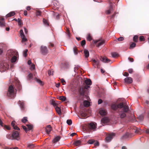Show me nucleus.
<instances>
[{
    "instance_id": "obj_32",
    "label": "nucleus",
    "mask_w": 149,
    "mask_h": 149,
    "mask_svg": "<svg viewBox=\"0 0 149 149\" xmlns=\"http://www.w3.org/2000/svg\"><path fill=\"white\" fill-rule=\"evenodd\" d=\"M43 21L44 24L47 26H48L49 25V23L48 21L45 19L44 18L43 19Z\"/></svg>"
},
{
    "instance_id": "obj_8",
    "label": "nucleus",
    "mask_w": 149,
    "mask_h": 149,
    "mask_svg": "<svg viewBox=\"0 0 149 149\" xmlns=\"http://www.w3.org/2000/svg\"><path fill=\"white\" fill-rule=\"evenodd\" d=\"M41 53L43 55H45L48 53V50L46 47L42 46L40 47Z\"/></svg>"
},
{
    "instance_id": "obj_31",
    "label": "nucleus",
    "mask_w": 149,
    "mask_h": 149,
    "mask_svg": "<svg viewBox=\"0 0 149 149\" xmlns=\"http://www.w3.org/2000/svg\"><path fill=\"white\" fill-rule=\"evenodd\" d=\"M112 56L113 58H115L119 56L118 54L116 52H114L111 53Z\"/></svg>"
},
{
    "instance_id": "obj_18",
    "label": "nucleus",
    "mask_w": 149,
    "mask_h": 149,
    "mask_svg": "<svg viewBox=\"0 0 149 149\" xmlns=\"http://www.w3.org/2000/svg\"><path fill=\"white\" fill-rule=\"evenodd\" d=\"M18 103L20 104V106L21 109L22 110H24V102L23 101L19 100L18 102Z\"/></svg>"
},
{
    "instance_id": "obj_14",
    "label": "nucleus",
    "mask_w": 149,
    "mask_h": 149,
    "mask_svg": "<svg viewBox=\"0 0 149 149\" xmlns=\"http://www.w3.org/2000/svg\"><path fill=\"white\" fill-rule=\"evenodd\" d=\"M124 81L125 83L130 84L133 81L132 78L130 77H127L125 79Z\"/></svg>"
},
{
    "instance_id": "obj_62",
    "label": "nucleus",
    "mask_w": 149,
    "mask_h": 149,
    "mask_svg": "<svg viewBox=\"0 0 149 149\" xmlns=\"http://www.w3.org/2000/svg\"><path fill=\"white\" fill-rule=\"evenodd\" d=\"M3 122H2V121L1 120V119L0 118V125L2 127H3Z\"/></svg>"
},
{
    "instance_id": "obj_61",
    "label": "nucleus",
    "mask_w": 149,
    "mask_h": 149,
    "mask_svg": "<svg viewBox=\"0 0 149 149\" xmlns=\"http://www.w3.org/2000/svg\"><path fill=\"white\" fill-rule=\"evenodd\" d=\"M133 71V70L132 69H130L128 70V72L130 73H132Z\"/></svg>"
},
{
    "instance_id": "obj_55",
    "label": "nucleus",
    "mask_w": 149,
    "mask_h": 149,
    "mask_svg": "<svg viewBox=\"0 0 149 149\" xmlns=\"http://www.w3.org/2000/svg\"><path fill=\"white\" fill-rule=\"evenodd\" d=\"M13 127V128L15 130H20V129L17 125H15V126H14V127Z\"/></svg>"
},
{
    "instance_id": "obj_60",
    "label": "nucleus",
    "mask_w": 149,
    "mask_h": 149,
    "mask_svg": "<svg viewBox=\"0 0 149 149\" xmlns=\"http://www.w3.org/2000/svg\"><path fill=\"white\" fill-rule=\"evenodd\" d=\"M17 83H18V85H17V87H18V89H20V88H21V85H20V84L19 82L18 81L17 82Z\"/></svg>"
},
{
    "instance_id": "obj_16",
    "label": "nucleus",
    "mask_w": 149,
    "mask_h": 149,
    "mask_svg": "<svg viewBox=\"0 0 149 149\" xmlns=\"http://www.w3.org/2000/svg\"><path fill=\"white\" fill-rule=\"evenodd\" d=\"M101 121L102 123L105 124L109 122V120L107 118L104 117L101 119Z\"/></svg>"
},
{
    "instance_id": "obj_21",
    "label": "nucleus",
    "mask_w": 149,
    "mask_h": 149,
    "mask_svg": "<svg viewBox=\"0 0 149 149\" xmlns=\"http://www.w3.org/2000/svg\"><path fill=\"white\" fill-rule=\"evenodd\" d=\"M100 114L102 116H104L107 114V112L105 110L101 109L99 111Z\"/></svg>"
},
{
    "instance_id": "obj_47",
    "label": "nucleus",
    "mask_w": 149,
    "mask_h": 149,
    "mask_svg": "<svg viewBox=\"0 0 149 149\" xmlns=\"http://www.w3.org/2000/svg\"><path fill=\"white\" fill-rule=\"evenodd\" d=\"M33 78V74L31 73H30L28 76V78L29 79H32Z\"/></svg>"
},
{
    "instance_id": "obj_24",
    "label": "nucleus",
    "mask_w": 149,
    "mask_h": 149,
    "mask_svg": "<svg viewBox=\"0 0 149 149\" xmlns=\"http://www.w3.org/2000/svg\"><path fill=\"white\" fill-rule=\"evenodd\" d=\"M55 109L56 112L59 115H61V109L58 107H55Z\"/></svg>"
},
{
    "instance_id": "obj_48",
    "label": "nucleus",
    "mask_w": 149,
    "mask_h": 149,
    "mask_svg": "<svg viewBox=\"0 0 149 149\" xmlns=\"http://www.w3.org/2000/svg\"><path fill=\"white\" fill-rule=\"evenodd\" d=\"M139 40L141 41H143L145 40V38L143 36H141L139 38Z\"/></svg>"
},
{
    "instance_id": "obj_49",
    "label": "nucleus",
    "mask_w": 149,
    "mask_h": 149,
    "mask_svg": "<svg viewBox=\"0 0 149 149\" xmlns=\"http://www.w3.org/2000/svg\"><path fill=\"white\" fill-rule=\"evenodd\" d=\"M94 142V141L93 140H90L88 141V143L89 144H92Z\"/></svg>"
},
{
    "instance_id": "obj_63",
    "label": "nucleus",
    "mask_w": 149,
    "mask_h": 149,
    "mask_svg": "<svg viewBox=\"0 0 149 149\" xmlns=\"http://www.w3.org/2000/svg\"><path fill=\"white\" fill-rule=\"evenodd\" d=\"M95 146H98L99 145V143L98 142H97L94 144Z\"/></svg>"
},
{
    "instance_id": "obj_64",
    "label": "nucleus",
    "mask_w": 149,
    "mask_h": 149,
    "mask_svg": "<svg viewBox=\"0 0 149 149\" xmlns=\"http://www.w3.org/2000/svg\"><path fill=\"white\" fill-rule=\"evenodd\" d=\"M76 134H77L76 133H72L70 135V136H73L74 135H75Z\"/></svg>"
},
{
    "instance_id": "obj_57",
    "label": "nucleus",
    "mask_w": 149,
    "mask_h": 149,
    "mask_svg": "<svg viewBox=\"0 0 149 149\" xmlns=\"http://www.w3.org/2000/svg\"><path fill=\"white\" fill-rule=\"evenodd\" d=\"M15 121H13L11 123V125L13 127L15 126Z\"/></svg>"
},
{
    "instance_id": "obj_53",
    "label": "nucleus",
    "mask_w": 149,
    "mask_h": 149,
    "mask_svg": "<svg viewBox=\"0 0 149 149\" xmlns=\"http://www.w3.org/2000/svg\"><path fill=\"white\" fill-rule=\"evenodd\" d=\"M28 147L30 148H33L34 147V146L33 144H29L28 145Z\"/></svg>"
},
{
    "instance_id": "obj_30",
    "label": "nucleus",
    "mask_w": 149,
    "mask_h": 149,
    "mask_svg": "<svg viewBox=\"0 0 149 149\" xmlns=\"http://www.w3.org/2000/svg\"><path fill=\"white\" fill-rule=\"evenodd\" d=\"M73 52L75 55H77L78 53V50L77 47H75L73 48Z\"/></svg>"
},
{
    "instance_id": "obj_26",
    "label": "nucleus",
    "mask_w": 149,
    "mask_h": 149,
    "mask_svg": "<svg viewBox=\"0 0 149 149\" xmlns=\"http://www.w3.org/2000/svg\"><path fill=\"white\" fill-rule=\"evenodd\" d=\"M35 80L38 83H39L40 85H43L44 84L42 81H41L40 79H38L37 78H36L35 79Z\"/></svg>"
},
{
    "instance_id": "obj_2",
    "label": "nucleus",
    "mask_w": 149,
    "mask_h": 149,
    "mask_svg": "<svg viewBox=\"0 0 149 149\" xmlns=\"http://www.w3.org/2000/svg\"><path fill=\"white\" fill-rule=\"evenodd\" d=\"M92 83L90 79H87L85 80L83 85L80 86L78 89V93L80 96H84L85 92L90 88V86L92 84Z\"/></svg>"
},
{
    "instance_id": "obj_54",
    "label": "nucleus",
    "mask_w": 149,
    "mask_h": 149,
    "mask_svg": "<svg viewBox=\"0 0 149 149\" xmlns=\"http://www.w3.org/2000/svg\"><path fill=\"white\" fill-rule=\"evenodd\" d=\"M22 127L24 129V130L26 132H27L28 130H27V128L25 126H22Z\"/></svg>"
},
{
    "instance_id": "obj_36",
    "label": "nucleus",
    "mask_w": 149,
    "mask_h": 149,
    "mask_svg": "<svg viewBox=\"0 0 149 149\" xmlns=\"http://www.w3.org/2000/svg\"><path fill=\"white\" fill-rule=\"evenodd\" d=\"M51 104L53 105L54 107H58L57 106L58 104L56 102H55V101L52 100V101Z\"/></svg>"
},
{
    "instance_id": "obj_58",
    "label": "nucleus",
    "mask_w": 149,
    "mask_h": 149,
    "mask_svg": "<svg viewBox=\"0 0 149 149\" xmlns=\"http://www.w3.org/2000/svg\"><path fill=\"white\" fill-rule=\"evenodd\" d=\"M102 102V100L101 99H100L98 100V104H101Z\"/></svg>"
},
{
    "instance_id": "obj_34",
    "label": "nucleus",
    "mask_w": 149,
    "mask_h": 149,
    "mask_svg": "<svg viewBox=\"0 0 149 149\" xmlns=\"http://www.w3.org/2000/svg\"><path fill=\"white\" fill-rule=\"evenodd\" d=\"M138 36L135 35L134 36L133 38V40L135 42H137L138 41Z\"/></svg>"
},
{
    "instance_id": "obj_56",
    "label": "nucleus",
    "mask_w": 149,
    "mask_h": 149,
    "mask_svg": "<svg viewBox=\"0 0 149 149\" xmlns=\"http://www.w3.org/2000/svg\"><path fill=\"white\" fill-rule=\"evenodd\" d=\"M123 75L124 76H125L127 77L129 75V74L127 72H125L124 73Z\"/></svg>"
},
{
    "instance_id": "obj_44",
    "label": "nucleus",
    "mask_w": 149,
    "mask_h": 149,
    "mask_svg": "<svg viewBox=\"0 0 149 149\" xmlns=\"http://www.w3.org/2000/svg\"><path fill=\"white\" fill-rule=\"evenodd\" d=\"M41 12L40 10H37L36 11V15L37 16H40Z\"/></svg>"
},
{
    "instance_id": "obj_42",
    "label": "nucleus",
    "mask_w": 149,
    "mask_h": 149,
    "mask_svg": "<svg viewBox=\"0 0 149 149\" xmlns=\"http://www.w3.org/2000/svg\"><path fill=\"white\" fill-rule=\"evenodd\" d=\"M67 123L68 125H71L72 123V120L71 119L68 120H67Z\"/></svg>"
},
{
    "instance_id": "obj_59",
    "label": "nucleus",
    "mask_w": 149,
    "mask_h": 149,
    "mask_svg": "<svg viewBox=\"0 0 149 149\" xmlns=\"http://www.w3.org/2000/svg\"><path fill=\"white\" fill-rule=\"evenodd\" d=\"M128 59L129 60V61L131 62H133L134 61V59L132 58L129 57Z\"/></svg>"
},
{
    "instance_id": "obj_4",
    "label": "nucleus",
    "mask_w": 149,
    "mask_h": 149,
    "mask_svg": "<svg viewBox=\"0 0 149 149\" xmlns=\"http://www.w3.org/2000/svg\"><path fill=\"white\" fill-rule=\"evenodd\" d=\"M9 68V64L6 61H3L0 63V70L4 72L8 70Z\"/></svg>"
},
{
    "instance_id": "obj_37",
    "label": "nucleus",
    "mask_w": 149,
    "mask_h": 149,
    "mask_svg": "<svg viewBox=\"0 0 149 149\" xmlns=\"http://www.w3.org/2000/svg\"><path fill=\"white\" fill-rule=\"evenodd\" d=\"M129 135V134L128 133H126L122 137V139H125L128 138Z\"/></svg>"
},
{
    "instance_id": "obj_43",
    "label": "nucleus",
    "mask_w": 149,
    "mask_h": 149,
    "mask_svg": "<svg viewBox=\"0 0 149 149\" xmlns=\"http://www.w3.org/2000/svg\"><path fill=\"white\" fill-rule=\"evenodd\" d=\"M27 118L26 117H24L22 119V121L23 123H25L27 121Z\"/></svg>"
},
{
    "instance_id": "obj_20",
    "label": "nucleus",
    "mask_w": 149,
    "mask_h": 149,
    "mask_svg": "<svg viewBox=\"0 0 149 149\" xmlns=\"http://www.w3.org/2000/svg\"><path fill=\"white\" fill-rule=\"evenodd\" d=\"M113 10V8L111 5H110V8L109 10L106 11V13L107 14H110L111 12H112Z\"/></svg>"
},
{
    "instance_id": "obj_38",
    "label": "nucleus",
    "mask_w": 149,
    "mask_h": 149,
    "mask_svg": "<svg viewBox=\"0 0 149 149\" xmlns=\"http://www.w3.org/2000/svg\"><path fill=\"white\" fill-rule=\"evenodd\" d=\"M28 52V50L27 49H25L23 52V56L24 57H26L27 55V53Z\"/></svg>"
},
{
    "instance_id": "obj_52",
    "label": "nucleus",
    "mask_w": 149,
    "mask_h": 149,
    "mask_svg": "<svg viewBox=\"0 0 149 149\" xmlns=\"http://www.w3.org/2000/svg\"><path fill=\"white\" fill-rule=\"evenodd\" d=\"M61 81L63 85L65 84V81L63 79H61Z\"/></svg>"
},
{
    "instance_id": "obj_33",
    "label": "nucleus",
    "mask_w": 149,
    "mask_h": 149,
    "mask_svg": "<svg viewBox=\"0 0 149 149\" xmlns=\"http://www.w3.org/2000/svg\"><path fill=\"white\" fill-rule=\"evenodd\" d=\"M6 24L4 21H0V26L1 27H4L6 26Z\"/></svg>"
},
{
    "instance_id": "obj_11",
    "label": "nucleus",
    "mask_w": 149,
    "mask_h": 149,
    "mask_svg": "<svg viewBox=\"0 0 149 149\" xmlns=\"http://www.w3.org/2000/svg\"><path fill=\"white\" fill-rule=\"evenodd\" d=\"M20 35L22 39V42H26L27 40V39L25 38L24 34L23 31L22 29L19 32Z\"/></svg>"
},
{
    "instance_id": "obj_28",
    "label": "nucleus",
    "mask_w": 149,
    "mask_h": 149,
    "mask_svg": "<svg viewBox=\"0 0 149 149\" xmlns=\"http://www.w3.org/2000/svg\"><path fill=\"white\" fill-rule=\"evenodd\" d=\"M81 143V141L80 140H77L75 141L74 143V144L75 146H78Z\"/></svg>"
},
{
    "instance_id": "obj_39",
    "label": "nucleus",
    "mask_w": 149,
    "mask_h": 149,
    "mask_svg": "<svg viewBox=\"0 0 149 149\" xmlns=\"http://www.w3.org/2000/svg\"><path fill=\"white\" fill-rule=\"evenodd\" d=\"M54 71L52 70H49L48 71V74L49 76L53 75Z\"/></svg>"
},
{
    "instance_id": "obj_23",
    "label": "nucleus",
    "mask_w": 149,
    "mask_h": 149,
    "mask_svg": "<svg viewBox=\"0 0 149 149\" xmlns=\"http://www.w3.org/2000/svg\"><path fill=\"white\" fill-rule=\"evenodd\" d=\"M84 56L86 58H87L89 56V52L86 49L84 50Z\"/></svg>"
},
{
    "instance_id": "obj_41",
    "label": "nucleus",
    "mask_w": 149,
    "mask_h": 149,
    "mask_svg": "<svg viewBox=\"0 0 149 149\" xmlns=\"http://www.w3.org/2000/svg\"><path fill=\"white\" fill-rule=\"evenodd\" d=\"M26 125L28 128V130H31L33 128V126L31 125L27 124Z\"/></svg>"
},
{
    "instance_id": "obj_9",
    "label": "nucleus",
    "mask_w": 149,
    "mask_h": 149,
    "mask_svg": "<svg viewBox=\"0 0 149 149\" xmlns=\"http://www.w3.org/2000/svg\"><path fill=\"white\" fill-rule=\"evenodd\" d=\"M12 136L13 139L18 140L19 137V134L18 132L14 131L13 132Z\"/></svg>"
},
{
    "instance_id": "obj_29",
    "label": "nucleus",
    "mask_w": 149,
    "mask_h": 149,
    "mask_svg": "<svg viewBox=\"0 0 149 149\" xmlns=\"http://www.w3.org/2000/svg\"><path fill=\"white\" fill-rule=\"evenodd\" d=\"M58 98L62 101H64L66 100V97L64 96H59Z\"/></svg>"
},
{
    "instance_id": "obj_19",
    "label": "nucleus",
    "mask_w": 149,
    "mask_h": 149,
    "mask_svg": "<svg viewBox=\"0 0 149 149\" xmlns=\"http://www.w3.org/2000/svg\"><path fill=\"white\" fill-rule=\"evenodd\" d=\"M17 55H18V54L17 55H14L11 58H10L12 62H15L16 61L17 59L16 56Z\"/></svg>"
},
{
    "instance_id": "obj_27",
    "label": "nucleus",
    "mask_w": 149,
    "mask_h": 149,
    "mask_svg": "<svg viewBox=\"0 0 149 149\" xmlns=\"http://www.w3.org/2000/svg\"><path fill=\"white\" fill-rule=\"evenodd\" d=\"M84 104L85 107H88L90 105V103L88 101L85 100L84 102Z\"/></svg>"
},
{
    "instance_id": "obj_40",
    "label": "nucleus",
    "mask_w": 149,
    "mask_h": 149,
    "mask_svg": "<svg viewBox=\"0 0 149 149\" xmlns=\"http://www.w3.org/2000/svg\"><path fill=\"white\" fill-rule=\"evenodd\" d=\"M136 46V44L134 42H132V43L130 45V48H133L135 47Z\"/></svg>"
},
{
    "instance_id": "obj_1",
    "label": "nucleus",
    "mask_w": 149,
    "mask_h": 149,
    "mask_svg": "<svg viewBox=\"0 0 149 149\" xmlns=\"http://www.w3.org/2000/svg\"><path fill=\"white\" fill-rule=\"evenodd\" d=\"M111 109L116 111L118 109H121L119 110V116L120 118H123L126 116V113H128L129 110L128 106L127 105H125L122 102L117 104L116 103H114L111 105Z\"/></svg>"
},
{
    "instance_id": "obj_6",
    "label": "nucleus",
    "mask_w": 149,
    "mask_h": 149,
    "mask_svg": "<svg viewBox=\"0 0 149 149\" xmlns=\"http://www.w3.org/2000/svg\"><path fill=\"white\" fill-rule=\"evenodd\" d=\"M17 54H18V52L16 51L12 50H9L7 51L6 54V57L8 59H10L14 55H17Z\"/></svg>"
},
{
    "instance_id": "obj_7",
    "label": "nucleus",
    "mask_w": 149,
    "mask_h": 149,
    "mask_svg": "<svg viewBox=\"0 0 149 149\" xmlns=\"http://www.w3.org/2000/svg\"><path fill=\"white\" fill-rule=\"evenodd\" d=\"M115 134L113 133H112L107 134L105 138L106 141L107 142H109L115 136Z\"/></svg>"
},
{
    "instance_id": "obj_45",
    "label": "nucleus",
    "mask_w": 149,
    "mask_h": 149,
    "mask_svg": "<svg viewBox=\"0 0 149 149\" xmlns=\"http://www.w3.org/2000/svg\"><path fill=\"white\" fill-rule=\"evenodd\" d=\"M87 39L89 41H91L92 40V38L90 34H88V37L87 38Z\"/></svg>"
},
{
    "instance_id": "obj_13",
    "label": "nucleus",
    "mask_w": 149,
    "mask_h": 149,
    "mask_svg": "<svg viewBox=\"0 0 149 149\" xmlns=\"http://www.w3.org/2000/svg\"><path fill=\"white\" fill-rule=\"evenodd\" d=\"M95 44L98 43L97 46L99 47L102 45L104 43V41L100 40H95L94 41Z\"/></svg>"
},
{
    "instance_id": "obj_5",
    "label": "nucleus",
    "mask_w": 149,
    "mask_h": 149,
    "mask_svg": "<svg viewBox=\"0 0 149 149\" xmlns=\"http://www.w3.org/2000/svg\"><path fill=\"white\" fill-rule=\"evenodd\" d=\"M96 123L91 122L89 123L86 127V129L89 132L96 130Z\"/></svg>"
},
{
    "instance_id": "obj_46",
    "label": "nucleus",
    "mask_w": 149,
    "mask_h": 149,
    "mask_svg": "<svg viewBox=\"0 0 149 149\" xmlns=\"http://www.w3.org/2000/svg\"><path fill=\"white\" fill-rule=\"evenodd\" d=\"M86 41L85 40H83L81 42V45L82 47L84 46L86 44Z\"/></svg>"
},
{
    "instance_id": "obj_12",
    "label": "nucleus",
    "mask_w": 149,
    "mask_h": 149,
    "mask_svg": "<svg viewBox=\"0 0 149 149\" xmlns=\"http://www.w3.org/2000/svg\"><path fill=\"white\" fill-rule=\"evenodd\" d=\"M92 61L93 63V65L95 67H97L98 65H100V61L98 60L93 59Z\"/></svg>"
},
{
    "instance_id": "obj_50",
    "label": "nucleus",
    "mask_w": 149,
    "mask_h": 149,
    "mask_svg": "<svg viewBox=\"0 0 149 149\" xmlns=\"http://www.w3.org/2000/svg\"><path fill=\"white\" fill-rule=\"evenodd\" d=\"M118 40L119 41H123L124 40V38L123 37H121L118 38Z\"/></svg>"
},
{
    "instance_id": "obj_35",
    "label": "nucleus",
    "mask_w": 149,
    "mask_h": 149,
    "mask_svg": "<svg viewBox=\"0 0 149 149\" xmlns=\"http://www.w3.org/2000/svg\"><path fill=\"white\" fill-rule=\"evenodd\" d=\"M3 128L4 129H6L7 130H10V127L8 125H3Z\"/></svg>"
},
{
    "instance_id": "obj_10",
    "label": "nucleus",
    "mask_w": 149,
    "mask_h": 149,
    "mask_svg": "<svg viewBox=\"0 0 149 149\" xmlns=\"http://www.w3.org/2000/svg\"><path fill=\"white\" fill-rule=\"evenodd\" d=\"M100 60L104 63H109L111 61L108 58L105 56H100Z\"/></svg>"
},
{
    "instance_id": "obj_17",
    "label": "nucleus",
    "mask_w": 149,
    "mask_h": 149,
    "mask_svg": "<svg viewBox=\"0 0 149 149\" xmlns=\"http://www.w3.org/2000/svg\"><path fill=\"white\" fill-rule=\"evenodd\" d=\"M15 13L14 11H12L10 12L6 15V18L12 17L15 15Z\"/></svg>"
},
{
    "instance_id": "obj_25",
    "label": "nucleus",
    "mask_w": 149,
    "mask_h": 149,
    "mask_svg": "<svg viewBox=\"0 0 149 149\" xmlns=\"http://www.w3.org/2000/svg\"><path fill=\"white\" fill-rule=\"evenodd\" d=\"M60 137L59 136H56L53 140V143H55L58 141L60 140Z\"/></svg>"
},
{
    "instance_id": "obj_51",
    "label": "nucleus",
    "mask_w": 149,
    "mask_h": 149,
    "mask_svg": "<svg viewBox=\"0 0 149 149\" xmlns=\"http://www.w3.org/2000/svg\"><path fill=\"white\" fill-rule=\"evenodd\" d=\"M35 69V65L34 64H32L30 68V69L31 70H34Z\"/></svg>"
},
{
    "instance_id": "obj_15",
    "label": "nucleus",
    "mask_w": 149,
    "mask_h": 149,
    "mask_svg": "<svg viewBox=\"0 0 149 149\" xmlns=\"http://www.w3.org/2000/svg\"><path fill=\"white\" fill-rule=\"evenodd\" d=\"M52 127L50 125H48L47 126L46 128V131L47 133L48 134L50 133L52 130Z\"/></svg>"
},
{
    "instance_id": "obj_3",
    "label": "nucleus",
    "mask_w": 149,
    "mask_h": 149,
    "mask_svg": "<svg viewBox=\"0 0 149 149\" xmlns=\"http://www.w3.org/2000/svg\"><path fill=\"white\" fill-rule=\"evenodd\" d=\"M16 93V90L15 89H14L13 86L10 85L6 93L7 97L10 99H12L15 97Z\"/></svg>"
},
{
    "instance_id": "obj_22",
    "label": "nucleus",
    "mask_w": 149,
    "mask_h": 149,
    "mask_svg": "<svg viewBox=\"0 0 149 149\" xmlns=\"http://www.w3.org/2000/svg\"><path fill=\"white\" fill-rule=\"evenodd\" d=\"M53 15L56 19H59V15L57 13L53 12Z\"/></svg>"
}]
</instances>
